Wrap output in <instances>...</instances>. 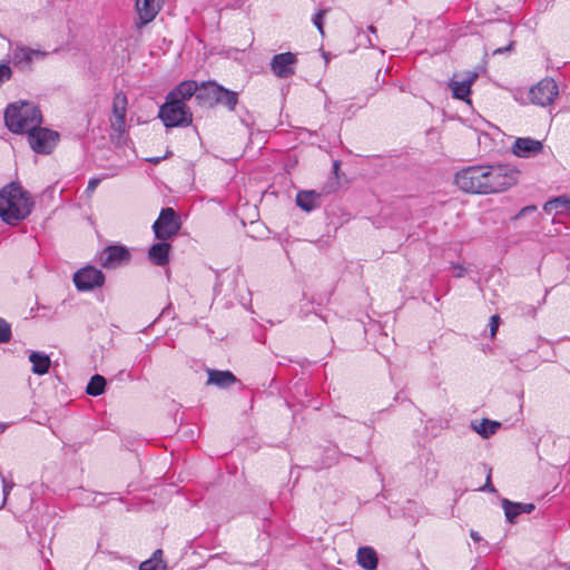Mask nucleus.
Wrapping results in <instances>:
<instances>
[{"instance_id":"obj_1","label":"nucleus","mask_w":570,"mask_h":570,"mask_svg":"<svg viewBox=\"0 0 570 570\" xmlns=\"http://www.w3.org/2000/svg\"><path fill=\"white\" fill-rule=\"evenodd\" d=\"M520 171L509 164L468 166L455 174L454 183L463 191L476 195L499 194L518 183Z\"/></svg>"},{"instance_id":"obj_2","label":"nucleus","mask_w":570,"mask_h":570,"mask_svg":"<svg viewBox=\"0 0 570 570\" xmlns=\"http://www.w3.org/2000/svg\"><path fill=\"white\" fill-rule=\"evenodd\" d=\"M30 194L19 184L10 183L0 189V218L8 225H18L32 210Z\"/></svg>"},{"instance_id":"obj_3","label":"nucleus","mask_w":570,"mask_h":570,"mask_svg":"<svg viewBox=\"0 0 570 570\" xmlns=\"http://www.w3.org/2000/svg\"><path fill=\"white\" fill-rule=\"evenodd\" d=\"M42 115L38 106L17 101L7 106L4 111V124L13 134L28 132L31 128L41 125Z\"/></svg>"},{"instance_id":"obj_4","label":"nucleus","mask_w":570,"mask_h":570,"mask_svg":"<svg viewBox=\"0 0 570 570\" xmlns=\"http://www.w3.org/2000/svg\"><path fill=\"white\" fill-rule=\"evenodd\" d=\"M159 118L167 128L186 127L193 121V114L183 101L166 96V101L159 108Z\"/></svg>"},{"instance_id":"obj_5","label":"nucleus","mask_w":570,"mask_h":570,"mask_svg":"<svg viewBox=\"0 0 570 570\" xmlns=\"http://www.w3.org/2000/svg\"><path fill=\"white\" fill-rule=\"evenodd\" d=\"M180 227V217L171 207L163 208L153 224L155 237L159 240L174 238L179 233Z\"/></svg>"},{"instance_id":"obj_6","label":"nucleus","mask_w":570,"mask_h":570,"mask_svg":"<svg viewBox=\"0 0 570 570\" xmlns=\"http://www.w3.org/2000/svg\"><path fill=\"white\" fill-rule=\"evenodd\" d=\"M59 134L55 130L39 126L28 131V141L31 149L37 154L48 155L57 145Z\"/></svg>"},{"instance_id":"obj_7","label":"nucleus","mask_w":570,"mask_h":570,"mask_svg":"<svg viewBox=\"0 0 570 570\" xmlns=\"http://www.w3.org/2000/svg\"><path fill=\"white\" fill-rule=\"evenodd\" d=\"M559 95L557 82L552 78H544L533 86L529 91V99L538 106H549Z\"/></svg>"},{"instance_id":"obj_8","label":"nucleus","mask_w":570,"mask_h":570,"mask_svg":"<svg viewBox=\"0 0 570 570\" xmlns=\"http://www.w3.org/2000/svg\"><path fill=\"white\" fill-rule=\"evenodd\" d=\"M73 283L78 291H91L104 285L105 275L94 266H86L75 273Z\"/></svg>"},{"instance_id":"obj_9","label":"nucleus","mask_w":570,"mask_h":570,"mask_svg":"<svg viewBox=\"0 0 570 570\" xmlns=\"http://www.w3.org/2000/svg\"><path fill=\"white\" fill-rule=\"evenodd\" d=\"M131 254L127 247L121 245L107 246L99 255V263L102 267L112 269L130 262Z\"/></svg>"},{"instance_id":"obj_10","label":"nucleus","mask_w":570,"mask_h":570,"mask_svg":"<svg viewBox=\"0 0 570 570\" xmlns=\"http://www.w3.org/2000/svg\"><path fill=\"white\" fill-rule=\"evenodd\" d=\"M47 55L42 50L17 46L11 52V62L21 71H30L33 60L43 59Z\"/></svg>"},{"instance_id":"obj_11","label":"nucleus","mask_w":570,"mask_h":570,"mask_svg":"<svg viewBox=\"0 0 570 570\" xmlns=\"http://www.w3.org/2000/svg\"><path fill=\"white\" fill-rule=\"evenodd\" d=\"M128 99L122 91L115 94L112 99V115L110 117V126L114 131L122 135L126 131Z\"/></svg>"},{"instance_id":"obj_12","label":"nucleus","mask_w":570,"mask_h":570,"mask_svg":"<svg viewBox=\"0 0 570 570\" xmlns=\"http://www.w3.org/2000/svg\"><path fill=\"white\" fill-rule=\"evenodd\" d=\"M297 57L293 52H283L275 55L271 60V70L282 79H286L295 75V66Z\"/></svg>"},{"instance_id":"obj_13","label":"nucleus","mask_w":570,"mask_h":570,"mask_svg":"<svg viewBox=\"0 0 570 570\" xmlns=\"http://www.w3.org/2000/svg\"><path fill=\"white\" fill-rule=\"evenodd\" d=\"M511 150L519 158H532L543 150V142L531 137H519L514 140Z\"/></svg>"},{"instance_id":"obj_14","label":"nucleus","mask_w":570,"mask_h":570,"mask_svg":"<svg viewBox=\"0 0 570 570\" xmlns=\"http://www.w3.org/2000/svg\"><path fill=\"white\" fill-rule=\"evenodd\" d=\"M163 0H136L138 21L136 26L141 28L151 22L161 9Z\"/></svg>"},{"instance_id":"obj_15","label":"nucleus","mask_w":570,"mask_h":570,"mask_svg":"<svg viewBox=\"0 0 570 570\" xmlns=\"http://www.w3.org/2000/svg\"><path fill=\"white\" fill-rule=\"evenodd\" d=\"M220 87L216 82H203L198 86L196 100L198 105L205 107H213L217 105V99H219Z\"/></svg>"},{"instance_id":"obj_16","label":"nucleus","mask_w":570,"mask_h":570,"mask_svg":"<svg viewBox=\"0 0 570 570\" xmlns=\"http://www.w3.org/2000/svg\"><path fill=\"white\" fill-rule=\"evenodd\" d=\"M501 503L505 518L510 523H514L520 514L531 513L535 509L533 503L512 502L508 499H503Z\"/></svg>"},{"instance_id":"obj_17","label":"nucleus","mask_w":570,"mask_h":570,"mask_svg":"<svg viewBox=\"0 0 570 570\" xmlns=\"http://www.w3.org/2000/svg\"><path fill=\"white\" fill-rule=\"evenodd\" d=\"M170 244L167 240H160L154 244L148 250L149 261L156 266H165L169 262Z\"/></svg>"},{"instance_id":"obj_18","label":"nucleus","mask_w":570,"mask_h":570,"mask_svg":"<svg viewBox=\"0 0 570 570\" xmlns=\"http://www.w3.org/2000/svg\"><path fill=\"white\" fill-rule=\"evenodd\" d=\"M198 85L194 80H186L176 86L171 91L167 94L168 97L174 100L183 101L185 104L186 100L191 97H197Z\"/></svg>"},{"instance_id":"obj_19","label":"nucleus","mask_w":570,"mask_h":570,"mask_svg":"<svg viewBox=\"0 0 570 570\" xmlns=\"http://www.w3.org/2000/svg\"><path fill=\"white\" fill-rule=\"evenodd\" d=\"M296 205L309 213L322 205V194L315 190H302L296 195Z\"/></svg>"},{"instance_id":"obj_20","label":"nucleus","mask_w":570,"mask_h":570,"mask_svg":"<svg viewBox=\"0 0 570 570\" xmlns=\"http://www.w3.org/2000/svg\"><path fill=\"white\" fill-rule=\"evenodd\" d=\"M478 78L476 73H470L465 79L462 81H458L452 79L449 82V87L452 90L453 97L460 100L469 101L468 97L471 92V86Z\"/></svg>"},{"instance_id":"obj_21","label":"nucleus","mask_w":570,"mask_h":570,"mask_svg":"<svg viewBox=\"0 0 570 570\" xmlns=\"http://www.w3.org/2000/svg\"><path fill=\"white\" fill-rule=\"evenodd\" d=\"M235 382H237V379L230 371L208 370L207 384L226 389Z\"/></svg>"},{"instance_id":"obj_22","label":"nucleus","mask_w":570,"mask_h":570,"mask_svg":"<svg viewBox=\"0 0 570 570\" xmlns=\"http://www.w3.org/2000/svg\"><path fill=\"white\" fill-rule=\"evenodd\" d=\"M357 563L365 570H375L379 563L376 551L372 547H361L357 550Z\"/></svg>"},{"instance_id":"obj_23","label":"nucleus","mask_w":570,"mask_h":570,"mask_svg":"<svg viewBox=\"0 0 570 570\" xmlns=\"http://www.w3.org/2000/svg\"><path fill=\"white\" fill-rule=\"evenodd\" d=\"M29 361L32 364V372L38 375L48 373L51 361L48 355L40 352H32L29 355Z\"/></svg>"},{"instance_id":"obj_24","label":"nucleus","mask_w":570,"mask_h":570,"mask_svg":"<svg viewBox=\"0 0 570 570\" xmlns=\"http://www.w3.org/2000/svg\"><path fill=\"white\" fill-rule=\"evenodd\" d=\"M543 210L548 214L552 212L557 214L570 212V198L566 195L554 197L543 205Z\"/></svg>"},{"instance_id":"obj_25","label":"nucleus","mask_w":570,"mask_h":570,"mask_svg":"<svg viewBox=\"0 0 570 570\" xmlns=\"http://www.w3.org/2000/svg\"><path fill=\"white\" fill-rule=\"evenodd\" d=\"M472 426L482 438L488 439L497 432L500 423L483 419L479 424L473 423Z\"/></svg>"},{"instance_id":"obj_26","label":"nucleus","mask_w":570,"mask_h":570,"mask_svg":"<svg viewBox=\"0 0 570 570\" xmlns=\"http://www.w3.org/2000/svg\"><path fill=\"white\" fill-rule=\"evenodd\" d=\"M105 387L106 379L102 375L96 374L90 379L86 392L88 395L98 396L105 392Z\"/></svg>"},{"instance_id":"obj_27","label":"nucleus","mask_w":570,"mask_h":570,"mask_svg":"<svg viewBox=\"0 0 570 570\" xmlns=\"http://www.w3.org/2000/svg\"><path fill=\"white\" fill-rule=\"evenodd\" d=\"M219 99H217V105H223L227 107L229 110H234L238 102V95L235 91L228 90L224 87H220Z\"/></svg>"},{"instance_id":"obj_28","label":"nucleus","mask_w":570,"mask_h":570,"mask_svg":"<svg viewBox=\"0 0 570 570\" xmlns=\"http://www.w3.org/2000/svg\"><path fill=\"white\" fill-rule=\"evenodd\" d=\"M0 479H1V482H2V492H3V498H2V501H1V504H0V508H2L7 503V500H8V497L10 494V491L14 487V482L12 480H7L1 471H0Z\"/></svg>"},{"instance_id":"obj_29","label":"nucleus","mask_w":570,"mask_h":570,"mask_svg":"<svg viewBox=\"0 0 570 570\" xmlns=\"http://www.w3.org/2000/svg\"><path fill=\"white\" fill-rule=\"evenodd\" d=\"M11 340V326L2 317H0V344L8 343Z\"/></svg>"},{"instance_id":"obj_30","label":"nucleus","mask_w":570,"mask_h":570,"mask_svg":"<svg viewBox=\"0 0 570 570\" xmlns=\"http://www.w3.org/2000/svg\"><path fill=\"white\" fill-rule=\"evenodd\" d=\"M139 570H165V566L161 564V561L153 558L141 562Z\"/></svg>"},{"instance_id":"obj_31","label":"nucleus","mask_w":570,"mask_h":570,"mask_svg":"<svg viewBox=\"0 0 570 570\" xmlns=\"http://www.w3.org/2000/svg\"><path fill=\"white\" fill-rule=\"evenodd\" d=\"M12 77V70L9 65L0 63V87Z\"/></svg>"},{"instance_id":"obj_32","label":"nucleus","mask_w":570,"mask_h":570,"mask_svg":"<svg viewBox=\"0 0 570 570\" xmlns=\"http://www.w3.org/2000/svg\"><path fill=\"white\" fill-rule=\"evenodd\" d=\"M499 325H500V316L499 315L491 316L490 324H489L491 337H493L497 334Z\"/></svg>"},{"instance_id":"obj_33","label":"nucleus","mask_w":570,"mask_h":570,"mask_svg":"<svg viewBox=\"0 0 570 570\" xmlns=\"http://www.w3.org/2000/svg\"><path fill=\"white\" fill-rule=\"evenodd\" d=\"M537 210V206L529 205L520 209V212L513 217V220L520 219L521 217Z\"/></svg>"},{"instance_id":"obj_34","label":"nucleus","mask_w":570,"mask_h":570,"mask_svg":"<svg viewBox=\"0 0 570 570\" xmlns=\"http://www.w3.org/2000/svg\"><path fill=\"white\" fill-rule=\"evenodd\" d=\"M323 12L315 14L313 22L321 33H323Z\"/></svg>"},{"instance_id":"obj_35","label":"nucleus","mask_w":570,"mask_h":570,"mask_svg":"<svg viewBox=\"0 0 570 570\" xmlns=\"http://www.w3.org/2000/svg\"><path fill=\"white\" fill-rule=\"evenodd\" d=\"M169 156H171L170 150H168L163 157H150V158H147L146 161H148L149 164H153V165H158L163 159H166Z\"/></svg>"},{"instance_id":"obj_36","label":"nucleus","mask_w":570,"mask_h":570,"mask_svg":"<svg viewBox=\"0 0 570 570\" xmlns=\"http://www.w3.org/2000/svg\"><path fill=\"white\" fill-rule=\"evenodd\" d=\"M100 179L99 178H91L89 181H88V186H87V193H94L95 189L98 187V185L100 184Z\"/></svg>"},{"instance_id":"obj_37","label":"nucleus","mask_w":570,"mask_h":570,"mask_svg":"<svg viewBox=\"0 0 570 570\" xmlns=\"http://www.w3.org/2000/svg\"><path fill=\"white\" fill-rule=\"evenodd\" d=\"M481 490L490 491V492H494L495 491V489L493 488V485L491 483V470L489 471L488 476H487V482H485L484 487Z\"/></svg>"},{"instance_id":"obj_38","label":"nucleus","mask_w":570,"mask_h":570,"mask_svg":"<svg viewBox=\"0 0 570 570\" xmlns=\"http://www.w3.org/2000/svg\"><path fill=\"white\" fill-rule=\"evenodd\" d=\"M453 268L456 271L455 277H462L464 275L465 268L459 264H454Z\"/></svg>"},{"instance_id":"obj_39","label":"nucleus","mask_w":570,"mask_h":570,"mask_svg":"<svg viewBox=\"0 0 570 570\" xmlns=\"http://www.w3.org/2000/svg\"><path fill=\"white\" fill-rule=\"evenodd\" d=\"M512 46H513V42H511L510 45H508V46H507V47H504V48H498L497 50H494V55H495V53H502V52L509 51V50H511Z\"/></svg>"},{"instance_id":"obj_40","label":"nucleus","mask_w":570,"mask_h":570,"mask_svg":"<svg viewBox=\"0 0 570 570\" xmlns=\"http://www.w3.org/2000/svg\"><path fill=\"white\" fill-rule=\"evenodd\" d=\"M470 535L473 539V541H475V542L481 540V537L479 535V533L476 531H471Z\"/></svg>"},{"instance_id":"obj_41","label":"nucleus","mask_w":570,"mask_h":570,"mask_svg":"<svg viewBox=\"0 0 570 570\" xmlns=\"http://www.w3.org/2000/svg\"><path fill=\"white\" fill-rule=\"evenodd\" d=\"M368 31H370V32H373V33H375V32H376V29H375V27H373V26H370V27H368Z\"/></svg>"},{"instance_id":"obj_42","label":"nucleus","mask_w":570,"mask_h":570,"mask_svg":"<svg viewBox=\"0 0 570 570\" xmlns=\"http://www.w3.org/2000/svg\"><path fill=\"white\" fill-rule=\"evenodd\" d=\"M338 167H340V163H338L337 160H336V161H334V169H335V170H337V169H338Z\"/></svg>"},{"instance_id":"obj_43","label":"nucleus","mask_w":570,"mask_h":570,"mask_svg":"<svg viewBox=\"0 0 570 570\" xmlns=\"http://www.w3.org/2000/svg\"><path fill=\"white\" fill-rule=\"evenodd\" d=\"M157 554H161V550H157V551L155 552V557H156Z\"/></svg>"},{"instance_id":"obj_44","label":"nucleus","mask_w":570,"mask_h":570,"mask_svg":"<svg viewBox=\"0 0 570 570\" xmlns=\"http://www.w3.org/2000/svg\"><path fill=\"white\" fill-rule=\"evenodd\" d=\"M4 425H0V433L3 432Z\"/></svg>"},{"instance_id":"obj_45","label":"nucleus","mask_w":570,"mask_h":570,"mask_svg":"<svg viewBox=\"0 0 570 570\" xmlns=\"http://www.w3.org/2000/svg\"><path fill=\"white\" fill-rule=\"evenodd\" d=\"M567 569H568V570H570V563H569V564H567Z\"/></svg>"}]
</instances>
